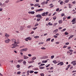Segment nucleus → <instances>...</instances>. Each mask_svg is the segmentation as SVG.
<instances>
[{
    "instance_id": "36",
    "label": "nucleus",
    "mask_w": 76,
    "mask_h": 76,
    "mask_svg": "<svg viewBox=\"0 0 76 76\" xmlns=\"http://www.w3.org/2000/svg\"><path fill=\"white\" fill-rule=\"evenodd\" d=\"M8 2H9V0H8L6 1L5 2V3H8Z\"/></svg>"
},
{
    "instance_id": "45",
    "label": "nucleus",
    "mask_w": 76,
    "mask_h": 76,
    "mask_svg": "<svg viewBox=\"0 0 76 76\" xmlns=\"http://www.w3.org/2000/svg\"><path fill=\"white\" fill-rule=\"evenodd\" d=\"M41 76H44V73H41L40 74Z\"/></svg>"
},
{
    "instance_id": "56",
    "label": "nucleus",
    "mask_w": 76,
    "mask_h": 76,
    "mask_svg": "<svg viewBox=\"0 0 76 76\" xmlns=\"http://www.w3.org/2000/svg\"><path fill=\"white\" fill-rule=\"evenodd\" d=\"M30 72V71L29 70H28L27 72V73L28 74V73H29Z\"/></svg>"
},
{
    "instance_id": "25",
    "label": "nucleus",
    "mask_w": 76,
    "mask_h": 76,
    "mask_svg": "<svg viewBox=\"0 0 76 76\" xmlns=\"http://www.w3.org/2000/svg\"><path fill=\"white\" fill-rule=\"evenodd\" d=\"M20 67V66L19 65H17L16 66V67H17V68H19V67Z\"/></svg>"
},
{
    "instance_id": "2",
    "label": "nucleus",
    "mask_w": 76,
    "mask_h": 76,
    "mask_svg": "<svg viewBox=\"0 0 76 76\" xmlns=\"http://www.w3.org/2000/svg\"><path fill=\"white\" fill-rule=\"evenodd\" d=\"M16 44V43L13 44L12 45L11 47L12 48H15V47L18 45Z\"/></svg>"
},
{
    "instance_id": "39",
    "label": "nucleus",
    "mask_w": 76,
    "mask_h": 76,
    "mask_svg": "<svg viewBox=\"0 0 76 76\" xmlns=\"http://www.w3.org/2000/svg\"><path fill=\"white\" fill-rule=\"evenodd\" d=\"M41 20V19H40V18H37V22H38V21H39V20Z\"/></svg>"
},
{
    "instance_id": "12",
    "label": "nucleus",
    "mask_w": 76,
    "mask_h": 76,
    "mask_svg": "<svg viewBox=\"0 0 76 76\" xmlns=\"http://www.w3.org/2000/svg\"><path fill=\"white\" fill-rule=\"evenodd\" d=\"M59 23H63V21L62 20H60L58 21Z\"/></svg>"
},
{
    "instance_id": "46",
    "label": "nucleus",
    "mask_w": 76,
    "mask_h": 76,
    "mask_svg": "<svg viewBox=\"0 0 76 76\" xmlns=\"http://www.w3.org/2000/svg\"><path fill=\"white\" fill-rule=\"evenodd\" d=\"M72 3H73V4H75L76 3V1H74L72 2Z\"/></svg>"
},
{
    "instance_id": "33",
    "label": "nucleus",
    "mask_w": 76,
    "mask_h": 76,
    "mask_svg": "<svg viewBox=\"0 0 76 76\" xmlns=\"http://www.w3.org/2000/svg\"><path fill=\"white\" fill-rule=\"evenodd\" d=\"M53 63H54L55 64H56V63H57V62L56 61V60L53 61Z\"/></svg>"
},
{
    "instance_id": "28",
    "label": "nucleus",
    "mask_w": 76,
    "mask_h": 76,
    "mask_svg": "<svg viewBox=\"0 0 76 76\" xmlns=\"http://www.w3.org/2000/svg\"><path fill=\"white\" fill-rule=\"evenodd\" d=\"M75 20H76V19H73V20L72 21V22H75Z\"/></svg>"
},
{
    "instance_id": "50",
    "label": "nucleus",
    "mask_w": 76,
    "mask_h": 76,
    "mask_svg": "<svg viewBox=\"0 0 76 76\" xmlns=\"http://www.w3.org/2000/svg\"><path fill=\"white\" fill-rule=\"evenodd\" d=\"M31 26H27V28H31Z\"/></svg>"
},
{
    "instance_id": "27",
    "label": "nucleus",
    "mask_w": 76,
    "mask_h": 76,
    "mask_svg": "<svg viewBox=\"0 0 76 76\" xmlns=\"http://www.w3.org/2000/svg\"><path fill=\"white\" fill-rule=\"evenodd\" d=\"M48 24L49 25H50V26H51V25H53V24L51 23L50 22H49L48 23Z\"/></svg>"
},
{
    "instance_id": "24",
    "label": "nucleus",
    "mask_w": 76,
    "mask_h": 76,
    "mask_svg": "<svg viewBox=\"0 0 76 76\" xmlns=\"http://www.w3.org/2000/svg\"><path fill=\"white\" fill-rule=\"evenodd\" d=\"M61 66H63L64 65V63H63V62H61Z\"/></svg>"
},
{
    "instance_id": "4",
    "label": "nucleus",
    "mask_w": 76,
    "mask_h": 76,
    "mask_svg": "<svg viewBox=\"0 0 76 76\" xmlns=\"http://www.w3.org/2000/svg\"><path fill=\"white\" fill-rule=\"evenodd\" d=\"M36 16L38 18H42V16L40 14H38Z\"/></svg>"
},
{
    "instance_id": "53",
    "label": "nucleus",
    "mask_w": 76,
    "mask_h": 76,
    "mask_svg": "<svg viewBox=\"0 0 76 76\" xmlns=\"http://www.w3.org/2000/svg\"><path fill=\"white\" fill-rule=\"evenodd\" d=\"M38 23H37L34 26L35 27L37 26H38Z\"/></svg>"
},
{
    "instance_id": "35",
    "label": "nucleus",
    "mask_w": 76,
    "mask_h": 76,
    "mask_svg": "<svg viewBox=\"0 0 76 76\" xmlns=\"http://www.w3.org/2000/svg\"><path fill=\"white\" fill-rule=\"evenodd\" d=\"M60 4H63V1H61L60 2Z\"/></svg>"
},
{
    "instance_id": "9",
    "label": "nucleus",
    "mask_w": 76,
    "mask_h": 76,
    "mask_svg": "<svg viewBox=\"0 0 76 76\" xmlns=\"http://www.w3.org/2000/svg\"><path fill=\"white\" fill-rule=\"evenodd\" d=\"M74 37V35H72L68 38V39H70L72 38V37Z\"/></svg>"
},
{
    "instance_id": "5",
    "label": "nucleus",
    "mask_w": 76,
    "mask_h": 76,
    "mask_svg": "<svg viewBox=\"0 0 76 76\" xmlns=\"http://www.w3.org/2000/svg\"><path fill=\"white\" fill-rule=\"evenodd\" d=\"M58 29H56V30H54L53 31V32L54 33L55 32V34H56V33H57V32H58Z\"/></svg>"
},
{
    "instance_id": "23",
    "label": "nucleus",
    "mask_w": 76,
    "mask_h": 76,
    "mask_svg": "<svg viewBox=\"0 0 76 76\" xmlns=\"http://www.w3.org/2000/svg\"><path fill=\"white\" fill-rule=\"evenodd\" d=\"M76 61H72L71 62V64H74V63H76Z\"/></svg>"
},
{
    "instance_id": "34",
    "label": "nucleus",
    "mask_w": 76,
    "mask_h": 76,
    "mask_svg": "<svg viewBox=\"0 0 76 76\" xmlns=\"http://www.w3.org/2000/svg\"><path fill=\"white\" fill-rule=\"evenodd\" d=\"M57 23H55L54 24L53 26H56V25H57Z\"/></svg>"
},
{
    "instance_id": "31",
    "label": "nucleus",
    "mask_w": 76,
    "mask_h": 76,
    "mask_svg": "<svg viewBox=\"0 0 76 76\" xmlns=\"http://www.w3.org/2000/svg\"><path fill=\"white\" fill-rule=\"evenodd\" d=\"M66 30V28H64V29L63 30H61V32H63L64 31H65Z\"/></svg>"
},
{
    "instance_id": "20",
    "label": "nucleus",
    "mask_w": 76,
    "mask_h": 76,
    "mask_svg": "<svg viewBox=\"0 0 76 76\" xmlns=\"http://www.w3.org/2000/svg\"><path fill=\"white\" fill-rule=\"evenodd\" d=\"M45 4V1H44L41 4L42 5H44V4Z\"/></svg>"
},
{
    "instance_id": "44",
    "label": "nucleus",
    "mask_w": 76,
    "mask_h": 76,
    "mask_svg": "<svg viewBox=\"0 0 76 76\" xmlns=\"http://www.w3.org/2000/svg\"><path fill=\"white\" fill-rule=\"evenodd\" d=\"M34 72V71H30V73H33Z\"/></svg>"
},
{
    "instance_id": "3",
    "label": "nucleus",
    "mask_w": 76,
    "mask_h": 76,
    "mask_svg": "<svg viewBox=\"0 0 76 76\" xmlns=\"http://www.w3.org/2000/svg\"><path fill=\"white\" fill-rule=\"evenodd\" d=\"M12 40L13 42H14L15 44H19V42H16V40L14 39H12Z\"/></svg>"
},
{
    "instance_id": "64",
    "label": "nucleus",
    "mask_w": 76,
    "mask_h": 76,
    "mask_svg": "<svg viewBox=\"0 0 76 76\" xmlns=\"http://www.w3.org/2000/svg\"><path fill=\"white\" fill-rule=\"evenodd\" d=\"M30 5L31 6H34V4H30Z\"/></svg>"
},
{
    "instance_id": "30",
    "label": "nucleus",
    "mask_w": 76,
    "mask_h": 76,
    "mask_svg": "<svg viewBox=\"0 0 76 76\" xmlns=\"http://www.w3.org/2000/svg\"><path fill=\"white\" fill-rule=\"evenodd\" d=\"M50 39H50V38L46 40V42H47L48 41H50Z\"/></svg>"
},
{
    "instance_id": "60",
    "label": "nucleus",
    "mask_w": 76,
    "mask_h": 76,
    "mask_svg": "<svg viewBox=\"0 0 76 76\" xmlns=\"http://www.w3.org/2000/svg\"><path fill=\"white\" fill-rule=\"evenodd\" d=\"M64 16V14L63 13L61 15V16Z\"/></svg>"
},
{
    "instance_id": "15",
    "label": "nucleus",
    "mask_w": 76,
    "mask_h": 76,
    "mask_svg": "<svg viewBox=\"0 0 76 76\" xmlns=\"http://www.w3.org/2000/svg\"><path fill=\"white\" fill-rule=\"evenodd\" d=\"M23 28H24V27L23 26H21V28H20V30L21 31H22V30H23Z\"/></svg>"
},
{
    "instance_id": "57",
    "label": "nucleus",
    "mask_w": 76,
    "mask_h": 76,
    "mask_svg": "<svg viewBox=\"0 0 76 76\" xmlns=\"http://www.w3.org/2000/svg\"><path fill=\"white\" fill-rule=\"evenodd\" d=\"M54 40V39H53L51 41V42H53Z\"/></svg>"
},
{
    "instance_id": "61",
    "label": "nucleus",
    "mask_w": 76,
    "mask_h": 76,
    "mask_svg": "<svg viewBox=\"0 0 76 76\" xmlns=\"http://www.w3.org/2000/svg\"><path fill=\"white\" fill-rule=\"evenodd\" d=\"M76 64V62L75 63H74V64H73V66H75Z\"/></svg>"
},
{
    "instance_id": "52",
    "label": "nucleus",
    "mask_w": 76,
    "mask_h": 76,
    "mask_svg": "<svg viewBox=\"0 0 76 76\" xmlns=\"http://www.w3.org/2000/svg\"><path fill=\"white\" fill-rule=\"evenodd\" d=\"M25 40L26 41H28V39L27 38H26L25 39Z\"/></svg>"
},
{
    "instance_id": "17",
    "label": "nucleus",
    "mask_w": 76,
    "mask_h": 76,
    "mask_svg": "<svg viewBox=\"0 0 76 76\" xmlns=\"http://www.w3.org/2000/svg\"><path fill=\"white\" fill-rule=\"evenodd\" d=\"M23 64L24 65H25V64H26V61H24L23 62Z\"/></svg>"
},
{
    "instance_id": "21",
    "label": "nucleus",
    "mask_w": 76,
    "mask_h": 76,
    "mask_svg": "<svg viewBox=\"0 0 76 76\" xmlns=\"http://www.w3.org/2000/svg\"><path fill=\"white\" fill-rule=\"evenodd\" d=\"M39 36H36L34 37V38H39Z\"/></svg>"
},
{
    "instance_id": "10",
    "label": "nucleus",
    "mask_w": 76,
    "mask_h": 76,
    "mask_svg": "<svg viewBox=\"0 0 76 76\" xmlns=\"http://www.w3.org/2000/svg\"><path fill=\"white\" fill-rule=\"evenodd\" d=\"M23 61V59L19 60L18 61V63H22V62Z\"/></svg>"
},
{
    "instance_id": "63",
    "label": "nucleus",
    "mask_w": 76,
    "mask_h": 76,
    "mask_svg": "<svg viewBox=\"0 0 76 76\" xmlns=\"http://www.w3.org/2000/svg\"><path fill=\"white\" fill-rule=\"evenodd\" d=\"M65 45H69V42H67L66 43H65Z\"/></svg>"
},
{
    "instance_id": "19",
    "label": "nucleus",
    "mask_w": 76,
    "mask_h": 76,
    "mask_svg": "<svg viewBox=\"0 0 76 76\" xmlns=\"http://www.w3.org/2000/svg\"><path fill=\"white\" fill-rule=\"evenodd\" d=\"M34 61L33 60V61H30L28 62V63H34Z\"/></svg>"
},
{
    "instance_id": "51",
    "label": "nucleus",
    "mask_w": 76,
    "mask_h": 76,
    "mask_svg": "<svg viewBox=\"0 0 76 76\" xmlns=\"http://www.w3.org/2000/svg\"><path fill=\"white\" fill-rule=\"evenodd\" d=\"M28 56H29V57H31V56H32V55L31 54H28Z\"/></svg>"
},
{
    "instance_id": "55",
    "label": "nucleus",
    "mask_w": 76,
    "mask_h": 76,
    "mask_svg": "<svg viewBox=\"0 0 76 76\" xmlns=\"http://www.w3.org/2000/svg\"><path fill=\"white\" fill-rule=\"evenodd\" d=\"M49 20V18H46V21H48Z\"/></svg>"
},
{
    "instance_id": "54",
    "label": "nucleus",
    "mask_w": 76,
    "mask_h": 76,
    "mask_svg": "<svg viewBox=\"0 0 76 76\" xmlns=\"http://www.w3.org/2000/svg\"><path fill=\"white\" fill-rule=\"evenodd\" d=\"M39 0H36V2L37 3H38V2H39Z\"/></svg>"
},
{
    "instance_id": "59",
    "label": "nucleus",
    "mask_w": 76,
    "mask_h": 76,
    "mask_svg": "<svg viewBox=\"0 0 76 76\" xmlns=\"http://www.w3.org/2000/svg\"><path fill=\"white\" fill-rule=\"evenodd\" d=\"M37 28V27H35V28H33V29H34V30H35Z\"/></svg>"
},
{
    "instance_id": "18",
    "label": "nucleus",
    "mask_w": 76,
    "mask_h": 76,
    "mask_svg": "<svg viewBox=\"0 0 76 76\" xmlns=\"http://www.w3.org/2000/svg\"><path fill=\"white\" fill-rule=\"evenodd\" d=\"M36 57H33L32 58V60H35V59H36Z\"/></svg>"
},
{
    "instance_id": "6",
    "label": "nucleus",
    "mask_w": 76,
    "mask_h": 76,
    "mask_svg": "<svg viewBox=\"0 0 76 76\" xmlns=\"http://www.w3.org/2000/svg\"><path fill=\"white\" fill-rule=\"evenodd\" d=\"M28 13H29V14H32V15H34V14L35 13V12L34 11H31L28 12Z\"/></svg>"
},
{
    "instance_id": "32",
    "label": "nucleus",
    "mask_w": 76,
    "mask_h": 76,
    "mask_svg": "<svg viewBox=\"0 0 76 76\" xmlns=\"http://www.w3.org/2000/svg\"><path fill=\"white\" fill-rule=\"evenodd\" d=\"M56 18H57V17L56 16H54L53 18V19H56Z\"/></svg>"
},
{
    "instance_id": "13",
    "label": "nucleus",
    "mask_w": 76,
    "mask_h": 76,
    "mask_svg": "<svg viewBox=\"0 0 76 76\" xmlns=\"http://www.w3.org/2000/svg\"><path fill=\"white\" fill-rule=\"evenodd\" d=\"M6 6V4L5 3H4L2 4V5L1 6L2 7H3V6H4V7H5V6Z\"/></svg>"
},
{
    "instance_id": "8",
    "label": "nucleus",
    "mask_w": 76,
    "mask_h": 76,
    "mask_svg": "<svg viewBox=\"0 0 76 76\" xmlns=\"http://www.w3.org/2000/svg\"><path fill=\"white\" fill-rule=\"evenodd\" d=\"M24 59H27V58H28L29 57L28 56H26L25 55H23V56Z\"/></svg>"
},
{
    "instance_id": "11",
    "label": "nucleus",
    "mask_w": 76,
    "mask_h": 76,
    "mask_svg": "<svg viewBox=\"0 0 76 76\" xmlns=\"http://www.w3.org/2000/svg\"><path fill=\"white\" fill-rule=\"evenodd\" d=\"M39 4L38 3H37L35 5H34V6H35V7H37V6H38Z\"/></svg>"
},
{
    "instance_id": "49",
    "label": "nucleus",
    "mask_w": 76,
    "mask_h": 76,
    "mask_svg": "<svg viewBox=\"0 0 76 76\" xmlns=\"http://www.w3.org/2000/svg\"><path fill=\"white\" fill-rule=\"evenodd\" d=\"M20 51L21 52H22L24 51V50L23 49H22L20 50Z\"/></svg>"
},
{
    "instance_id": "16",
    "label": "nucleus",
    "mask_w": 76,
    "mask_h": 76,
    "mask_svg": "<svg viewBox=\"0 0 76 76\" xmlns=\"http://www.w3.org/2000/svg\"><path fill=\"white\" fill-rule=\"evenodd\" d=\"M23 49L24 50V51H27V50H28V48H23Z\"/></svg>"
},
{
    "instance_id": "62",
    "label": "nucleus",
    "mask_w": 76,
    "mask_h": 76,
    "mask_svg": "<svg viewBox=\"0 0 76 76\" xmlns=\"http://www.w3.org/2000/svg\"><path fill=\"white\" fill-rule=\"evenodd\" d=\"M20 1V0H18L17 1V3H19Z\"/></svg>"
},
{
    "instance_id": "7",
    "label": "nucleus",
    "mask_w": 76,
    "mask_h": 76,
    "mask_svg": "<svg viewBox=\"0 0 76 76\" xmlns=\"http://www.w3.org/2000/svg\"><path fill=\"white\" fill-rule=\"evenodd\" d=\"M10 41V39H8V40H5V42H6V43H9Z\"/></svg>"
},
{
    "instance_id": "42",
    "label": "nucleus",
    "mask_w": 76,
    "mask_h": 76,
    "mask_svg": "<svg viewBox=\"0 0 76 76\" xmlns=\"http://www.w3.org/2000/svg\"><path fill=\"white\" fill-rule=\"evenodd\" d=\"M27 38L28 39V40H30V41L31 40V38L30 37H27Z\"/></svg>"
},
{
    "instance_id": "40",
    "label": "nucleus",
    "mask_w": 76,
    "mask_h": 76,
    "mask_svg": "<svg viewBox=\"0 0 76 76\" xmlns=\"http://www.w3.org/2000/svg\"><path fill=\"white\" fill-rule=\"evenodd\" d=\"M54 57V56H51V59H53Z\"/></svg>"
},
{
    "instance_id": "14",
    "label": "nucleus",
    "mask_w": 76,
    "mask_h": 76,
    "mask_svg": "<svg viewBox=\"0 0 76 76\" xmlns=\"http://www.w3.org/2000/svg\"><path fill=\"white\" fill-rule=\"evenodd\" d=\"M5 35L6 37H9V35L7 34V33H6Z\"/></svg>"
},
{
    "instance_id": "58",
    "label": "nucleus",
    "mask_w": 76,
    "mask_h": 76,
    "mask_svg": "<svg viewBox=\"0 0 76 76\" xmlns=\"http://www.w3.org/2000/svg\"><path fill=\"white\" fill-rule=\"evenodd\" d=\"M70 66H71L70 64H69L68 66V69L69 68V67H70Z\"/></svg>"
},
{
    "instance_id": "47",
    "label": "nucleus",
    "mask_w": 76,
    "mask_h": 76,
    "mask_svg": "<svg viewBox=\"0 0 76 76\" xmlns=\"http://www.w3.org/2000/svg\"><path fill=\"white\" fill-rule=\"evenodd\" d=\"M53 37H54V38H57V36L56 35H54Z\"/></svg>"
},
{
    "instance_id": "43",
    "label": "nucleus",
    "mask_w": 76,
    "mask_h": 76,
    "mask_svg": "<svg viewBox=\"0 0 76 76\" xmlns=\"http://www.w3.org/2000/svg\"><path fill=\"white\" fill-rule=\"evenodd\" d=\"M59 9L58 8H57L56 9V12H58V11H59Z\"/></svg>"
},
{
    "instance_id": "29",
    "label": "nucleus",
    "mask_w": 76,
    "mask_h": 76,
    "mask_svg": "<svg viewBox=\"0 0 76 76\" xmlns=\"http://www.w3.org/2000/svg\"><path fill=\"white\" fill-rule=\"evenodd\" d=\"M20 73H21V72L20 71L18 72L17 73V75H20Z\"/></svg>"
},
{
    "instance_id": "26",
    "label": "nucleus",
    "mask_w": 76,
    "mask_h": 76,
    "mask_svg": "<svg viewBox=\"0 0 76 76\" xmlns=\"http://www.w3.org/2000/svg\"><path fill=\"white\" fill-rule=\"evenodd\" d=\"M44 44V42H40L39 43V45H41V44Z\"/></svg>"
},
{
    "instance_id": "22",
    "label": "nucleus",
    "mask_w": 76,
    "mask_h": 76,
    "mask_svg": "<svg viewBox=\"0 0 76 76\" xmlns=\"http://www.w3.org/2000/svg\"><path fill=\"white\" fill-rule=\"evenodd\" d=\"M40 69H45V67H40L39 68Z\"/></svg>"
},
{
    "instance_id": "37",
    "label": "nucleus",
    "mask_w": 76,
    "mask_h": 76,
    "mask_svg": "<svg viewBox=\"0 0 76 76\" xmlns=\"http://www.w3.org/2000/svg\"><path fill=\"white\" fill-rule=\"evenodd\" d=\"M41 49H42V50H46V49L44 47L41 48Z\"/></svg>"
},
{
    "instance_id": "1",
    "label": "nucleus",
    "mask_w": 76,
    "mask_h": 76,
    "mask_svg": "<svg viewBox=\"0 0 76 76\" xmlns=\"http://www.w3.org/2000/svg\"><path fill=\"white\" fill-rule=\"evenodd\" d=\"M48 14V12H44L42 14V16H47V15Z\"/></svg>"
},
{
    "instance_id": "41",
    "label": "nucleus",
    "mask_w": 76,
    "mask_h": 76,
    "mask_svg": "<svg viewBox=\"0 0 76 76\" xmlns=\"http://www.w3.org/2000/svg\"><path fill=\"white\" fill-rule=\"evenodd\" d=\"M69 1V0H66L65 1V3H68Z\"/></svg>"
},
{
    "instance_id": "48",
    "label": "nucleus",
    "mask_w": 76,
    "mask_h": 76,
    "mask_svg": "<svg viewBox=\"0 0 76 76\" xmlns=\"http://www.w3.org/2000/svg\"><path fill=\"white\" fill-rule=\"evenodd\" d=\"M65 35H68L69 34V33H68V32H66L65 33Z\"/></svg>"
},
{
    "instance_id": "38",
    "label": "nucleus",
    "mask_w": 76,
    "mask_h": 76,
    "mask_svg": "<svg viewBox=\"0 0 76 76\" xmlns=\"http://www.w3.org/2000/svg\"><path fill=\"white\" fill-rule=\"evenodd\" d=\"M43 10V9H40L39 10V12H41V11H42Z\"/></svg>"
}]
</instances>
